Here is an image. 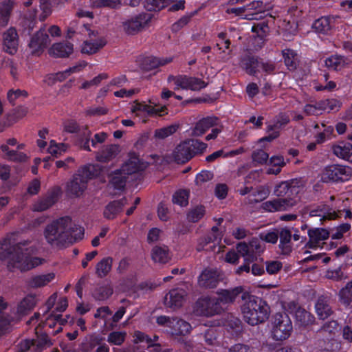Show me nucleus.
I'll list each match as a JSON object with an SVG mask.
<instances>
[{"label":"nucleus","mask_w":352,"mask_h":352,"mask_svg":"<svg viewBox=\"0 0 352 352\" xmlns=\"http://www.w3.org/2000/svg\"><path fill=\"white\" fill-rule=\"evenodd\" d=\"M29 243V241L14 243L8 238L0 241V260L7 261L9 271L18 269L21 272H26L43 264V258L30 256L35 253L36 248L28 247Z\"/></svg>","instance_id":"f257e3e1"},{"label":"nucleus","mask_w":352,"mask_h":352,"mask_svg":"<svg viewBox=\"0 0 352 352\" xmlns=\"http://www.w3.org/2000/svg\"><path fill=\"white\" fill-rule=\"evenodd\" d=\"M78 228L69 216L53 220L44 230V236L52 247L61 248L73 243L72 233Z\"/></svg>","instance_id":"f03ea898"},{"label":"nucleus","mask_w":352,"mask_h":352,"mask_svg":"<svg viewBox=\"0 0 352 352\" xmlns=\"http://www.w3.org/2000/svg\"><path fill=\"white\" fill-rule=\"evenodd\" d=\"M243 300L241 312L244 320L250 325H256L266 321L270 314V307L262 298L249 292L241 296Z\"/></svg>","instance_id":"7ed1b4c3"},{"label":"nucleus","mask_w":352,"mask_h":352,"mask_svg":"<svg viewBox=\"0 0 352 352\" xmlns=\"http://www.w3.org/2000/svg\"><path fill=\"white\" fill-rule=\"evenodd\" d=\"M94 165L89 164L79 170L66 184L65 192L70 197H80L87 187L88 181L96 175Z\"/></svg>","instance_id":"20e7f679"},{"label":"nucleus","mask_w":352,"mask_h":352,"mask_svg":"<svg viewBox=\"0 0 352 352\" xmlns=\"http://www.w3.org/2000/svg\"><path fill=\"white\" fill-rule=\"evenodd\" d=\"M207 144L197 140L190 139L178 144L173 153L175 161L178 164H184L195 155L202 153Z\"/></svg>","instance_id":"39448f33"},{"label":"nucleus","mask_w":352,"mask_h":352,"mask_svg":"<svg viewBox=\"0 0 352 352\" xmlns=\"http://www.w3.org/2000/svg\"><path fill=\"white\" fill-rule=\"evenodd\" d=\"M293 330L289 316L284 314H276L272 322V336L276 341L287 340Z\"/></svg>","instance_id":"423d86ee"},{"label":"nucleus","mask_w":352,"mask_h":352,"mask_svg":"<svg viewBox=\"0 0 352 352\" xmlns=\"http://www.w3.org/2000/svg\"><path fill=\"white\" fill-rule=\"evenodd\" d=\"M151 20V14L140 13L128 19L122 23L124 32L127 35L133 36L142 32Z\"/></svg>","instance_id":"0eeeda50"},{"label":"nucleus","mask_w":352,"mask_h":352,"mask_svg":"<svg viewBox=\"0 0 352 352\" xmlns=\"http://www.w3.org/2000/svg\"><path fill=\"white\" fill-rule=\"evenodd\" d=\"M351 175V170L349 167L333 164L327 166L322 174V179L324 182L333 181H346Z\"/></svg>","instance_id":"6e6552de"},{"label":"nucleus","mask_w":352,"mask_h":352,"mask_svg":"<svg viewBox=\"0 0 352 352\" xmlns=\"http://www.w3.org/2000/svg\"><path fill=\"white\" fill-rule=\"evenodd\" d=\"M197 311L201 315L210 316L219 314L223 308L218 298L205 297L199 299L196 302Z\"/></svg>","instance_id":"1a4fd4ad"},{"label":"nucleus","mask_w":352,"mask_h":352,"mask_svg":"<svg viewBox=\"0 0 352 352\" xmlns=\"http://www.w3.org/2000/svg\"><path fill=\"white\" fill-rule=\"evenodd\" d=\"M296 201L292 198L278 197L270 201H267L262 204L263 210L273 212L287 210L296 204Z\"/></svg>","instance_id":"9d476101"},{"label":"nucleus","mask_w":352,"mask_h":352,"mask_svg":"<svg viewBox=\"0 0 352 352\" xmlns=\"http://www.w3.org/2000/svg\"><path fill=\"white\" fill-rule=\"evenodd\" d=\"M50 39L45 29H40L31 38L29 47L32 54L40 55L48 46Z\"/></svg>","instance_id":"9b49d317"},{"label":"nucleus","mask_w":352,"mask_h":352,"mask_svg":"<svg viewBox=\"0 0 352 352\" xmlns=\"http://www.w3.org/2000/svg\"><path fill=\"white\" fill-rule=\"evenodd\" d=\"M245 293L248 292L245 291L243 286H237L226 289H221L217 292V298L221 305L233 304L239 295L243 296V294Z\"/></svg>","instance_id":"f8f14e48"},{"label":"nucleus","mask_w":352,"mask_h":352,"mask_svg":"<svg viewBox=\"0 0 352 352\" xmlns=\"http://www.w3.org/2000/svg\"><path fill=\"white\" fill-rule=\"evenodd\" d=\"M307 234L309 241L305 243V247L308 248H316L319 246L321 241L329 237V232L325 228H310Z\"/></svg>","instance_id":"ddd939ff"},{"label":"nucleus","mask_w":352,"mask_h":352,"mask_svg":"<svg viewBox=\"0 0 352 352\" xmlns=\"http://www.w3.org/2000/svg\"><path fill=\"white\" fill-rule=\"evenodd\" d=\"M91 131L87 129V126H85V131L82 133L79 138V145L80 148L90 151L91 150L89 145L90 141L91 142V146L95 147L97 142L102 143L107 138V133H97L94 135V139L91 140Z\"/></svg>","instance_id":"4468645a"},{"label":"nucleus","mask_w":352,"mask_h":352,"mask_svg":"<svg viewBox=\"0 0 352 352\" xmlns=\"http://www.w3.org/2000/svg\"><path fill=\"white\" fill-rule=\"evenodd\" d=\"M219 273L216 270L206 269L198 278V284L204 288H214L219 282Z\"/></svg>","instance_id":"2eb2a0df"},{"label":"nucleus","mask_w":352,"mask_h":352,"mask_svg":"<svg viewBox=\"0 0 352 352\" xmlns=\"http://www.w3.org/2000/svg\"><path fill=\"white\" fill-rule=\"evenodd\" d=\"M127 204L128 201L126 197L110 201L104 208V217L108 220L116 219L117 216L122 212L123 208Z\"/></svg>","instance_id":"dca6fc26"},{"label":"nucleus","mask_w":352,"mask_h":352,"mask_svg":"<svg viewBox=\"0 0 352 352\" xmlns=\"http://www.w3.org/2000/svg\"><path fill=\"white\" fill-rule=\"evenodd\" d=\"M305 212L309 213L310 217L319 218L321 223L326 219H334L338 217L335 212H330L329 207L326 204L317 206L314 208L307 206L305 208Z\"/></svg>","instance_id":"f3484780"},{"label":"nucleus","mask_w":352,"mask_h":352,"mask_svg":"<svg viewBox=\"0 0 352 352\" xmlns=\"http://www.w3.org/2000/svg\"><path fill=\"white\" fill-rule=\"evenodd\" d=\"M3 41L5 50L8 53L14 54L16 52L19 45V37L14 28H10L4 32Z\"/></svg>","instance_id":"a211bd4d"},{"label":"nucleus","mask_w":352,"mask_h":352,"mask_svg":"<svg viewBox=\"0 0 352 352\" xmlns=\"http://www.w3.org/2000/svg\"><path fill=\"white\" fill-rule=\"evenodd\" d=\"M186 296V292L179 288L171 289L164 298L165 305L173 309L182 307Z\"/></svg>","instance_id":"6ab92c4d"},{"label":"nucleus","mask_w":352,"mask_h":352,"mask_svg":"<svg viewBox=\"0 0 352 352\" xmlns=\"http://www.w3.org/2000/svg\"><path fill=\"white\" fill-rule=\"evenodd\" d=\"M315 309L319 319L325 320L329 317L333 313L329 297L324 295L319 296L315 304Z\"/></svg>","instance_id":"aec40b11"},{"label":"nucleus","mask_w":352,"mask_h":352,"mask_svg":"<svg viewBox=\"0 0 352 352\" xmlns=\"http://www.w3.org/2000/svg\"><path fill=\"white\" fill-rule=\"evenodd\" d=\"M147 167V164L142 162L136 155H131L129 159L122 165L121 169L125 175L142 171Z\"/></svg>","instance_id":"412c9836"},{"label":"nucleus","mask_w":352,"mask_h":352,"mask_svg":"<svg viewBox=\"0 0 352 352\" xmlns=\"http://www.w3.org/2000/svg\"><path fill=\"white\" fill-rule=\"evenodd\" d=\"M120 151V146L118 144L105 145L96 153V158L98 162H108L114 159Z\"/></svg>","instance_id":"4be33fe9"},{"label":"nucleus","mask_w":352,"mask_h":352,"mask_svg":"<svg viewBox=\"0 0 352 352\" xmlns=\"http://www.w3.org/2000/svg\"><path fill=\"white\" fill-rule=\"evenodd\" d=\"M73 51L74 46L71 43H56L50 48L49 54L55 58H67Z\"/></svg>","instance_id":"5701e85b"},{"label":"nucleus","mask_w":352,"mask_h":352,"mask_svg":"<svg viewBox=\"0 0 352 352\" xmlns=\"http://www.w3.org/2000/svg\"><path fill=\"white\" fill-rule=\"evenodd\" d=\"M172 61V57L157 58L154 56H147L142 59L140 67L142 70L148 72L156 69L160 66L165 65Z\"/></svg>","instance_id":"b1692460"},{"label":"nucleus","mask_w":352,"mask_h":352,"mask_svg":"<svg viewBox=\"0 0 352 352\" xmlns=\"http://www.w3.org/2000/svg\"><path fill=\"white\" fill-rule=\"evenodd\" d=\"M333 154L339 158L352 162V144L348 142H339L332 146Z\"/></svg>","instance_id":"393cba45"},{"label":"nucleus","mask_w":352,"mask_h":352,"mask_svg":"<svg viewBox=\"0 0 352 352\" xmlns=\"http://www.w3.org/2000/svg\"><path fill=\"white\" fill-rule=\"evenodd\" d=\"M278 237L280 238L278 248L281 254L284 255L289 254L292 251V232L287 228H282L278 232Z\"/></svg>","instance_id":"a878e982"},{"label":"nucleus","mask_w":352,"mask_h":352,"mask_svg":"<svg viewBox=\"0 0 352 352\" xmlns=\"http://www.w3.org/2000/svg\"><path fill=\"white\" fill-rule=\"evenodd\" d=\"M58 200L57 193L54 191L50 192L45 197L38 199L32 205V210L43 212L52 207Z\"/></svg>","instance_id":"bb28decb"},{"label":"nucleus","mask_w":352,"mask_h":352,"mask_svg":"<svg viewBox=\"0 0 352 352\" xmlns=\"http://www.w3.org/2000/svg\"><path fill=\"white\" fill-rule=\"evenodd\" d=\"M218 118L215 116H208L197 122L192 129L194 136H201L210 128L217 125Z\"/></svg>","instance_id":"cd10ccee"},{"label":"nucleus","mask_w":352,"mask_h":352,"mask_svg":"<svg viewBox=\"0 0 352 352\" xmlns=\"http://www.w3.org/2000/svg\"><path fill=\"white\" fill-rule=\"evenodd\" d=\"M207 85V82L199 78L184 75L180 88L182 89L199 91L205 88Z\"/></svg>","instance_id":"c85d7f7f"},{"label":"nucleus","mask_w":352,"mask_h":352,"mask_svg":"<svg viewBox=\"0 0 352 352\" xmlns=\"http://www.w3.org/2000/svg\"><path fill=\"white\" fill-rule=\"evenodd\" d=\"M14 5L15 2L12 0H3L0 3V28L8 24Z\"/></svg>","instance_id":"c756f323"},{"label":"nucleus","mask_w":352,"mask_h":352,"mask_svg":"<svg viewBox=\"0 0 352 352\" xmlns=\"http://www.w3.org/2000/svg\"><path fill=\"white\" fill-rule=\"evenodd\" d=\"M191 325L188 322L174 318L170 330L172 336H186L190 332Z\"/></svg>","instance_id":"7c9ffc66"},{"label":"nucleus","mask_w":352,"mask_h":352,"mask_svg":"<svg viewBox=\"0 0 352 352\" xmlns=\"http://www.w3.org/2000/svg\"><path fill=\"white\" fill-rule=\"evenodd\" d=\"M106 44L107 41L104 38H100L96 41H86L82 43L81 52L82 54L92 55L103 48Z\"/></svg>","instance_id":"2f4dec72"},{"label":"nucleus","mask_w":352,"mask_h":352,"mask_svg":"<svg viewBox=\"0 0 352 352\" xmlns=\"http://www.w3.org/2000/svg\"><path fill=\"white\" fill-rule=\"evenodd\" d=\"M36 304V297L34 294H28L25 296L17 307V314L26 315L34 309Z\"/></svg>","instance_id":"473e14b6"},{"label":"nucleus","mask_w":352,"mask_h":352,"mask_svg":"<svg viewBox=\"0 0 352 352\" xmlns=\"http://www.w3.org/2000/svg\"><path fill=\"white\" fill-rule=\"evenodd\" d=\"M297 11L296 8H292L288 10V14L283 21V26L286 32L289 34H294L298 29V20L294 17L293 12Z\"/></svg>","instance_id":"72a5a7b5"},{"label":"nucleus","mask_w":352,"mask_h":352,"mask_svg":"<svg viewBox=\"0 0 352 352\" xmlns=\"http://www.w3.org/2000/svg\"><path fill=\"white\" fill-rule=\"evenodd\" d=\"M127 175L122 169L116 170L111 175L109 184L116 190H123L126 186Z\"/></svg>","instance_id":"f704fd0d"},{"label":"nucleus","mask_w":352,"mask_h":352,"mask_svg":"<svg viewBox=\"0 0 352 352\" xmlns=\"http://www.w3.org/2000/svg\"><path fill=\"white\" fill-rule=\"evenodd\" d=\"M55 277L54 273L37 275L32 277L28 282V285L31 288L44 287L51 282Z\"/></svg>","instance_id":"c9c22d12"},{"label":"nucleus","mask_w":352,"mask_h":352,"mask_svg":"<svg viewBox=\"0 0 352 352\" xmlns=\"http://www.w3.org/2000/svg\"><path fill=\"white\" fill-rule=\"evenodd\" d=\"M296 323L302 327H307L314 323V316L305 309L298 307L295 312Z\"/></svg>","instance_id":"e433bc0d"},{"label":"nucleus","mask_w":352,"mask_h":352,"mask_svg":"<svg viewBox=\"0 0 352 352\" xmlns=\"http://www.w3.org/2000/svg\"><path fill=\"white\" fill-rule=\"evenodd\" d=\"M151 258L155 263H167L169 261L168 248L166 246H155L151 251Z\"/></svg>","instance_id":"4c0bfd02"},{"label":"nucleus","mask_w":352,"mask_h":352,"mask_svg":"<svg viewBox=\"0 0 352 352\" xmlns=\"http://www.w3.org/2000/svg\"><path fill=\"white\" fill-rule=\"evenodd\" d=\"M113 258L105 257L99 261L96 265V274L99 278H104L108 275L111 270Z\"/></svg>","instance_id":"58836bf2"},{"label":"nucleus","mask_w":352,"mask_h":352,"mask_svg":"<svg viewBox=\"0 0 352 352\" xmlns=\"http://www.w3.org/2000/svg\"><path fill=\"white\" fill-rule=\"evenodd\" d=\"M237 253L241 256L244 257L245 262H254L256 260V255H254L251 253L249 243L245 242H241L236 245Z\"/></svg>","instance_id":"ea45409f"},{"label":"nucleus","mask_w":352,"mask_h":352,"mask_svg":"<svg viewBox=\"0 0 352 352\" xmlns=\"http://www.w3.org/2000/svg\"><path fill=\"white\" fill-rule=\"evenodd\" d=\"M345 65L346 60L342 56L333 55L325 60V65L332 70L341 69Z\"/></svg>","instance_id":"a19ab883"},{"label":"nucleus","mask_w":352,"mask_h":352,"mask_svg":"<svg viewBox=\"0 0 352 352\" xmlns=\"http://www.w3.org/2000/svg\"><path fill=\"white\" fill-rule=\"evenodd\" d=\"M166 109V106H163L160 109H156L151 105L137 102L131 111L132 112H135L136 111H142L146 112L149 116L159 115L161 116L162 114H160V112L164 111Z\"/></svg>","instance_id":"79ce46f5"},{"label":"nucleus","mask_w":352,"mask_h":352,"mask_svg":"<svg viewBox=\"0 0 352 352\" xmlns=\"http://www.w3.org/2000/svg\"><path fill=\"white\" fill-rule=\"evenodd\" d=\"M285 65L289 70H294L297 66L296 54L290 49L282 52Z\"/></svg>","instance_id":"37998d69"},{"label":"nucleus","mask_w":352,"mask_h":352,"mask_svg":"<svg viewBox=\"0 0 352 352\" xmlns=\"http://www.w3.org/2000/svg\"><path fill=\"white\" fill-rule=\"evenodd\" d=\"M243 63V68L250 74L254 76L256 73V67L259 65L258 59L254 56H248L242 60Z\"/></svg>","instance_id":"c03bdc74"},{"label":"nucleus","mask_w":352,"mask_h":352,"mask_svg":"<svg viewBox=\"0 0 352 352\" xmlns=\"http://www.w3.org/2000/svg\"><path fill=\"white\" fill-rule=\"evenodd\" d=\"M120 6V0H91V6L94 8H109L116 9Z\"/></svg>","instance_id":"a18cd8bd"},{"label":"nucleus","mask_w":352,"mask_h":352,"mask_svg":"<svg viewBox=\"0 0 352 352\" xmlns=\"http://www.w3.org/2000/svg\"><path fill=\"white\" fill-rule=\"evenodd\" d=\"M102 341L103 338L98 335H89L86 338V342L83 344L84 350L87 352L91 351L96 346L101 345Z\"/></svg>","instance_id":"49530a36"},{"label":"nucleus","mask_w":352,"mask_h":352,"mask_svg":"<svg viewBox=\"0 0 352 352\" xmlns=\"http://www.w3.org/2000/svg\"><path fill=\"white\" fill-rule=\"evenodd\" d=\"M189 193L186 190H179L173 195V203L182 207L186 206L188 204Z\"/></svg>","instance_id":"de8ad7c7"},{"label":"nucleus","mask_w":352,"mask_h":352,"mask_svg":"<svg viewBox=\"0 0 352 352\" xmlns=\"http://www.w3.org/2000/svg\"><path fill=\"white\" fill-rule=\"evenodd\" d=\"M339 296L340 301L345 306H349L352 302V280L340 291Z\"/></svg>","instance_id":"09e8293b"},{"label":"nucleus","mask_w":352,"mask_h":352,"mask_svg":"<svg viewBox=\"0 0 352 352\" xmlns=\"http://www.w3.org/2000/svg\"><path fill=\"white\" fill-rule=\"evenodd\" d=\"M312 28L318 33H327L331 29L329 19L321 17L316 20L312 25Z\"/></svg>","instance_id":"8fccbe9b"},{"label":"nucleus","mask_w":352,"mask_h":352,"mask_svg":"<svg viewBox=\"0 0 352 352\" xmlns=\"http://www.w3.org/2000/svg\"><path fill=\"white\" fill-rule=\"evenodd\" d=\"M168 3V0H145L144 6L148 11H157L166 7Z\"/></svg>","instance_id":"3c124183"},{"label":"nucleus","mask_w":352,"mask_h":352,"mask_svg":"<svg viewBox=\"0 0 352 352\" xmlns=\"http://www.w3.org/2000/svg\"><path fill=\"white\" fill-rule=\"evenodd\" d=\"M113 292V288L110 285H105L96 289L93 295L96 300H104L111 296Z\"/></svg>","instance_id":"603ef678"},{"label":"nucleus","mask_w":352,"mask_h":352,"mask_svg":"<svg viewBox=\"0 0 352 352\" xmlns=\"http://www.w3.org/2000/svg\"><path fill=\"white\" fill-rule=\"evenodd\" d=\"M178 127V125H170L166 127L156 129L154 133V137L157 139L163 140L175 133L177 131Z\"/></svg>","instance_id":"864d4df0"},{"label":"nucleus","mask_w":352,"mask_h":352,"mask_svg":"<svg viewBox=\"0 0 352 352\" xmlns=\"http://www.w3.org/2000/svg\"><path fill=\"white\" fill-rule=\"evenodd\" d=\"M274 194L278 197H289L293 194L287 181L282 182L277 185L274 190Z\"/></svg>","instance_id":"5fc2aeb1"},{"label":"nucleus","mask_w":352,"mask_h":352,"mask_svg":"<svg viewBox=\"0 0 352 352\" xmlns=\"http://www.w3.org/2000/svg\"><path fill=\"white\" fill-rule=\"evenodd\" d=\"M205 214V208L203 206H197L194 208L191 209L188 214L187 219L190 222H197L199 221Z\"/></svg>","instance_id":"6e6d98bb"},{"label":"nucleus","mask_w":352,"mask_h":352,"mask_svg":"<svg viewBox=\"0 0 352 352\" xmlns=\"http://www.w3.org/2000/svg\"><path fill=\"white\" fill-rule=\"evenodd\" d=\"M126 333L124 331H113L108 335L107 342L114 345H121L125 340Z\"/></svg>","instance_id":"4d7b16f0"},{"label":"nucleus","mask_w":352,"mask_h":352,"mask_svg":"<svg viewBox=\"0 0 352 352\" xmlns=\"http://www.w3.org/2000/svg\"><path fill=\"white\" fill-rule=\"evenodd\" d=\"M34 344L38 349L41 350L47 347H50L53 344L52 340L45 333L37 335L36 339L34 340Z\"/></svg>","instance_id":"13d9d810"},{"label":"nucleus","mask_w":352,"mask_h":352,"mask_svg":"<svg viewBox=\"0 0 352 352\" xmlns=\"http://www.w3.org/2000/svg\"><path fill=\"white\" fill-rule=\"evenodd\" d=\"M289 118L286 113H280L276 117L275 123L267 126V131L269 132L275 129H279L282 126L287 124L289 122Z\"/></svg>","instance_id":"bf43d9fd"},{"label":"nucleus","mask_w":352,"mask_h":352,"mask_svg":"<svg viewBox=\"0 0 352 352\" xmlns=\"http://www.w3.org/2000/svg\"><path fill=\"white\" fill-rule=\"evenodd\" d=\"M270 194V190L267 188L260 186L256 190L252 193L254 199L252 200V202L258 203L265 199Z\"/></svg>","instance_id":"052dcab7"},{"label":"nucleus","mask_w":352,"mask_h":352,"mask_svg":"<svg viewBox=\"0 0 352 352\" xmlns=\"http://www.w3.org/2000/svg\"><path fill=\"white\" fill-rule=\"evenodd\" d=\"M197 13V11L195 10L193 12H191L189 14L185 15L179 19L177 22L173 24L172 30L175 32L180 30L183 27L186 25L190 21L191 18Z\"/></svg>","instance_id":"680f3d73"},{"label":"nucleus","mask_w":352,"mask_h":352,"mask_svg":"<svg viewBox=\"0 0 352 352\" xmlns=\"http://www.w3.org/2000/svg\"><path fill=\"white\" fill-rule=\"evenodd\" d=\"M28 96V93L25 90L16 89L10 90L8 92L7 97L9 102L12 104L15 105V100L19 97L26 98Z\"/></svg>","instance_id":"e2e57ef3"},{"label":"nucleus","mask_w":352,"mask_h":352,"mask_svg":"<svg viewBox=\"0 0 352 352\" xmlns=\"http://www.w3.org/2000/svg\"><path fill=\"white\" fill-rule=\"evenodd\" d=\"M252 158L254 162L258 164H263L267 162L269 155L263 150L258 149L252 153Z\"/></svg>","instance_id":"0e129e2a"},{"label":"nucleus","mask_w":352,"mask_h":352,"mask_svg":"<svg viewBox=\"0 0 352 352\" xmlns=\"http://www.w3.org/2000/svg\"><path fill=\"white\" fill-rule=\"evenodd\" d=\"M266 271L270 274L278 273L283 267V264L278 261H266Z\"/></svg>","instance_id":"69168bd1"},{"label":"nucleus","mask_w":352,"mask_h":352,"mask_svg":"<svg viewBox=\"0 0 352 352\" xmlns=\"http://www.w3.org/2000/svg\"><path fill=\"white\" fill-rule=\"evenodd\" d=\"M28 158V156L24 153L12 150V152L8 153L7 160L15 162H24Z\"/></svg>","instance_id":"338daca9"},{"label":"nucleus","mask_w":352,"mask_h":352,"mask_svg":"<svg viewBox=\"0 0 352 352\" xmlns=\"http://www.w3.org/2000/svg\"><path fill=\"white\" fill-rule=\"evenodd\" d=\"M304 112L307 115H319L322 113L321 106L320 102H316L314 104H307L304 107Z\"/></svg>","instance_id":"774afa93"}]
</instances>
